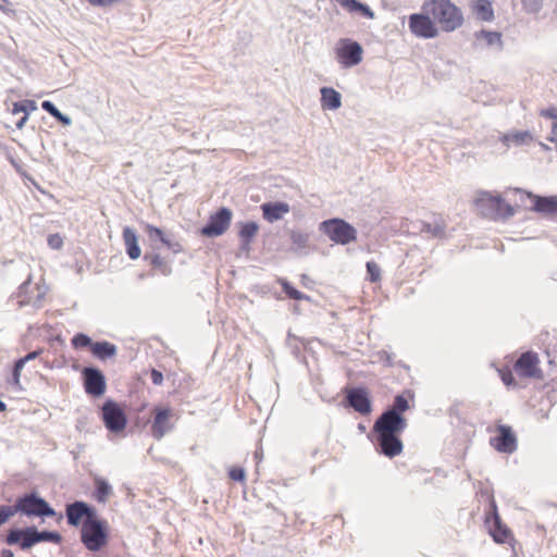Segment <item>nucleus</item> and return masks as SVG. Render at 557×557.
Returning a JSON list of instances; mask_svg holds the SVG:
<instances>
[{
  "label": "nucleus",
  "mask_w": 557,
  "mask_h": 557,
  "mask_svg": "<svg viewBox=\"0 0 557 557\" xmlns=\"http://www.w3.org/2000/svg\"><path fill=\"white\" fill-rule=\"evenodd\" d=\"M424 13L431 15L444 32H454L463 23L461 10L450 0H429L422 5Z\"/></svg>",
  "instance_id": "nucleus-1"
},
{
  "label": "nucleus",
  "mask_w": 557,
  "mask_h": 557,
  "mask_svg": "<svg viewBox=\"0 0 557 557\" xmlns=\"http://www.w3.org/2000/svg\"><path fill=\"white\" fill-rule=\"evenodd\" d=\"M474 202L480 214L491 220H505L515 214L513 207L505 202L502 196L488 191H480Z\"/></svg>",
  "instance_id": "nucleus-2"
},
{
  "label": "nucleus",
  "mask_w": 557,
  "mask_h": 557,
  "mask_svg": "<svg viewBox=\"0 0 557 557\" xmlns=\"http://www.w3.org/2000/svg\"><path fill=\"white\" fill-rule=\"evenodd\" d=\"M107 522L98 516L85 519L81 530V541L90 552H98L108 543Z\"/></svg>",
  "instance_id": "nucleus-3"
},
{
  "label": "nucleus",
  "mask_w": 557,
  "mask_h": 557,
  "mask_svg": "<svg viewBox=\"0 0 557 557\" xmlns=\"http://www.w3.org/2000/svg\"><path fill=\"white\" fill-rule=\"evenodd\" d=\"M320 232L338 245H347L357 239V230L339 218H333L320 223Z\"/></svg>",
  "instance_id": "nucleus-4"
},
{
  "label": "nucleus",
  "mask_w": 557,
  "mask_h": 557,
  "mask_svg": "<svg viewBox=\"0 0 557 557\" xmlns=\"http://www.w3.org/2000/svg\"><path fill=\"white\" fill-rule=\"evenodd\" d=\"M334 52L336 61L343 69H350L362 62L363 48L354 39L341 38L334 48Z\"/></svg>",
  "instance_id": "nucleus-5"
},
{
  "label": "nucleus",
  "mask_w": 557,
  "mask_h": 557,
  "mask_svg": "<svg viewBox=\"0 0 557 557\" xmlns=\"http://www.w3.org/2000/svg\"><path fill=\"white\" fill-rule=\"evenodd\" d=\"M17 512L34 517H54L55 510L36 493L25 494L16 499Z\"/></svg>",
  "instance_id": "nucleus-6"
},
{
  "label": "nucleus",
  "mask_w": 557,
  "mask_h": 557,
  "mask_svg": "<svg viewBox=\"0 0 557 557\" xmlns=\"http://www.w3.org/2000/svg\"><path fill=\"white\" fill-rule=\"evenodd\" d=\"M101 418L107 430L111 433H120L125 430L127 424V417L121 406L108 399L101 407Z\"/></svg>",
  "instance_id": "nucleus-7"
},
{
  "label": "nucleus",
  "mask_w": 557,
  "mask_h": 557,
  "mask_svg": "<svg viewBox=\"0 0 557 557\" xmlns=\"http://www.w3.org/2000/svg\"><path fill=\"white\" fill-rule=\"evenodd\" d=\"M152 422L150 432L154 440L160 441L175 426V413L171 408L154 407L152 410Z\"/></svg>",
  "instance_id": "nucleus-8"
},
{
  "label": "nucleus",
  "mask_w": 557,
  "mask_h": 557,
  "mask_svg": "<svg viewBox=\"0 0 557 557\" xmlns=\"http://www.w3.org/2000/svg\"><path fill=\"white\" fill-rule=\"evenodd\" d=\"M407 426V420L387 409L375 420L372 434H400Z\"/></svg>",
  "instance_id": "nucleus-9"
},
{
  "label": "nucleus",
  "mask_w": 557,
  "mask_h": 557,
  "mask_svg": "<svg viewBox=\"0 0 557 557\" xmlns=\"http://www.w3.org/2000/svg\"><path fill=\"white\" fill-rule=\"evenodd\" d=\"M345 401L347 407L352 408L362 416H368L372 411V403L366 387L356 386L346 388Z\"/></svg>",
  "instance_id": "nucleus-10"
},
{
  "label": "nucleus",
  "mask_w": 557,
  "mask_h": 557,
  "mask_svg": "<svg viewBox=\"0 0 557 557\" xmlns=\"http://www.w3.org/2000/svg\"><path fill=\"white\" fill-rule=\"evenodd\" d=\"M82 376L86 394L92 397H100L106 393V376L98 368L85 367L82 370Z\"/></svg>",
  "instance_id": "nucleus-11"
},
{
  "label": "nucleus",
  "mask_w": 557,
  "mask_h": 557,
  "mask_svg": "<svg viewBox=\"0 0 557 557\" xmlns=\"http://www.w3.org/2000/svg\"><path fill=\"white\" fill-rule=\"evenodd\" d=\"M231 220L232 211L222 207L210 216L207 224L201 228V234L207 237L220 236L228 228Z\"/></svg>",
  "instance_id": "nucleus-12"
},
{
  "label": "nucleus",
  "mask_w": 557,
  "mask_h": 557,
  "mask_svg": "<svg viewBox=\"0 0 557 557\" xmlns=\"http://www.w3.org/2000/svg\"><path fill=\"white\" fill-rule=\"evenodd\" d=\"M374 443L376 451L388 457L394 458L403 451V442L399 434H372L369 435Z\"/></svg>",
  "instance_id": "nucleus-13"
},
{
  "label": "nucleus",
  "mask_w": 557,
  "mask_h": 557,
  "mask_svg": "<svg viewBox=\"0 0 557 557\" xmlns=\"http://www.w3.org/2000/svg\"><path fill=\"white\" fill-rule=\"evenodd\" d=\"M496 431L497 435L490 440L491 446L503 454L510 455L515 453L517 450L518 443L511 426L499 424L497 425Z\"/></svg>",
  "instance_id": "nucleus-14"
},
{
  "label": "nucleus",
  "mask_w": 557,
  "mask_h": 557,
  "mask_svg": "<svg viewBox=\"0 0 557 557\" xmlns=\"http://www.w3.org/2000/svg\"><path fill=\"white\" fill-rule=\"evenodd\" d=\"M65 516L67 523L72 527L83 525L85 519L97 516L96 509L83 500H75L65 507Z\"/></svg>",
  "instance_id": "nucleus-15"
},
{
  "label": "nucleus",
  "mask_w": 557,
  "mask_h": 557,
  "mask_svg": "<svg viewBox=\"0 0 557 557\" xmlns=\"http://www.w3.org/2000/svg\"><path fill=\"white\" fill-rule=\"evenodd\" d=\"M5 542L8 545L18 544L21 549L27 550L38 544L37 528L32 525L24 529H11L7 534Z\"/></svg>",
  "instance_id": "nucleus-16"
},
{
  "label": "nucleus",
  "mask_w": 557,
  "mask_h": 557,
  "mask_svg": "<svg viewBox=\"0 0 557 557\" xmlns=\"http://www.w3.org/2000/svg\"><path fill=\"white\" fill-rule=\"evenodd\" d=\"M431 15L423 13H414L409 16V28L412 34L422 38H434L438 30L435 23L431 20Z\"/></svg>",
  "instance_id": "nucleus-17"
},
{
  "label": "nucleus",
  "mask_w": 557,
  "mask_h": 557,
  "mask_svg": "<svg viewBox=\"0 0 557 557\" xmlns=\"http://www.w3.org/2000/svg\"><path fill=\"white\" fill-rule=\"evenodd\" d=\"M491 516L485 520V523L490 530V534L493 536L495 542L505 543L509 535V530L502 523L495 500L491 502Z\"/></svg>",
  "instance_id": "nucleus-18"
},
{
  "label": "nucleus",
  "mask_w": 557,
  "mask_h": 557,
  "mask_svg": "<svg viewBox=\"0 0 557 557\" xmlns=\"http://www.w3.org/2000/svg\"><path fill=\"white\" fill-rule=\"evenodd\" d=\"M539 357L533 351H527L520 355L515 362V370L525 377H536L540 370L537 368Z\"/></svg>",
  "instance_id": "nucleus-19"
},
{
  "label": "nucleus",
  "mask_w": 557,
  "mask_h": 557,
  "mask_svg": "<svg viewBox=\"0 0 557 557\" xmlns=\"http://www.w3.org/2000/svg\"><path fill=\"white\" fill-rule=\"evenodd\" d=\"M263 219L270 223L282 220L290 211L287 202L269 201L261 205Z\"/></svg>",
  "instance_id": "nucleus-20"
},
{
  "label": "nucleus",
  "mask_w": 557,
  "mask_h": 557,
  "mask_svg": "<svg viewBox=\"0 0 557 557\" xmlns=\"http://www.w3.org/2000/svg\"><path fill=\"white\" fill-rule=\"evenodd\" d=\"M499 141L502 143L503 147L500 152L504 153L511 146L520 147L530 145L533 141V136L529 131H519L499 136Z\"/></svg>",
  "instance_id": "nucleus-21"
},
{
  "label": "nucleus",
  "mask_w": 557,
  "mask_h": 557,
  "mask_svg": "<svg viewBox=\"0 0 557 557\" xmlns=\"http://www.w3.org/2000/svg\"><path fill=\"white\" fill-rule=\"evenodd\" d=\"M292 243L290 251L297 256H308L310 252V234L300 230H292L289 232Z\"/></svg>",
  "instance_id": "nucleus-22"
},
{
  "label": "nucleus",
  "mask_w": 557,
  "mask_h": 557,
  "mask_svg": "<svg viewBox=\"0 0 557 557\" xmlns=\"http://www.w3.org/2000/svg\"><path fill=\"white\" fill-rule=\"evenodd\" d=\"M527 195L533 201L532 209L534 211L557 215V197L534 196L531 193H528Z\"/></svg>",
  "instance_id": "nucleus-23"
},
{
  "label": "nucleus",
  "mask_w": 557,
  "mask_h": 557,
  "mask_svg": "<svg viewBox=\"0 0 557 557\" xmlns=\"http://www.w3.org/2000/svg\"><path fill=\"white\" fill-rule=\"evenodd\" d=\"M321 92V106L323 109L337 110L342 106L341 94L332 87H322Z\"/></svg>",
  "instance_id": "nucleus-24"
},
{
  "label": "nucleus",
  "mask_w": 557,
  "mask_h": 557,
  "mask_svg": "<svg viewBox=\"0 0 557 557\" xmlns=\"http://www.w3.org/2000/svg\"><path fill=\"white\" fill-rule=\"evenodd\" d=\"M123 239L126 247V253L132 260H136L140 257V247L138 245L136 232L129 226L123 230Z\"/></svg>",
  "instance_id": "nucleus-25"
},
{
  "label": "nucleus",
  "mask_w": 557,
  "mask_h": 557,
  "mask_svg": "<svg viewBox=\"0 0 557 557\" xmlns=\"http://www.w3.org/2000/svg\"><path fill=\"white\" fill-rule=\"evenodd\" d=\"M117 348L114 344L108 341L94 342L91 346V354L99 360H107L116 355Z\"/></svg>",
  "instance_id": "nucleus-26"
},
{
  "label": "nucleus",
  "mask_w": 557,
  "mask_h": 557,
  "mask_svg": "<svg viewBox=\"0 0 557 557\" xmlns=\"http://www.w3.org/2000/svg\"><path fill=\"white\" fill-rule=\"evenodd\" d=\"M145 261L149 262V264L158 270L163 275H170L172 272L171 265L164 258H162L157 252H146L144 256Z\"/></svg>",
  "instance_id": "nucleus-27"
},
{
  "label": "nucleus",
  "mask_w": 557,
  "mask_h": 557,
  "mask_svg": "<svg viewBox=\"0 0 557 557\" xmlns=\"http://www.w3.org/2000/svg\"><path fill=\"white\" fill-rule=\"evenodd\" d=\"M475 38L478 40L484 39L487 47H496L498 51L503 50V47H504L503 36H502V33H499V32L482 29V30L475 33Z\"/></svg>",
  "instance_id": "nucleus-28"
},
{
  "label": "nucleus",
  "mask_w": 557,
  "mask_h": 557,
  "mask_svg": "<svg viewBox=\"0 0 557 557\" xmlns=\"http://www.w3.org/2000/svg\"><path fill=\"white\" fill-rule=\"evenodd\" d=\"M473 10L478 17L484 22L494 20V11L490 0H476L473 4Z\"/></svg>",
  "instance_id": "nucleus-29"
},
{
  "label": "nucleus",
  "mask_w": 557,
  "mask_h": 557,
  "mask_svg": "<svg viewBox=\"0 0 557 557\" xmlns=\"http://www.w3.org/2000/svg\"><path fill=\"white\" fill-rule=\"evenodd\" d=\"M258 230H259V225L253 221L239 223L238 235H239L242 242H244V246L250 245V243H251L252 238L256 236Z\"/></svg>",
  "instance_id": "nucleus-30"
},
{
  "label": "nucleus",
  "mask_w": 557,
  "mask_h": 557,
  "mask_svg": "<svg viewBox=\"0 0 557 557\" xmlns=\"http://www.w3.org/2000/svg\"><path fill=\"white\" fill-rule=\"evenodd\" d=\"M41 108L48 112L51 116H53L58 122H60L62 125L64 126H69L72 124V119L66 115V114H63L55 106L53 102L49 101V100H45L42 101L41 103Z\"/></svg>",
  "instance_id": "nucleus-31"
},
{
  "label": "nucleus",
  "mask_w": 557,
  "mask_h": 557,
  "mask_svg": "<svg viewBox=\"0 0 557 557\" xmlns=\"http://www.w3.org/2000/svg\"><path fill=\"white\" fill-rule=\"evenodd\" d=\"M95 485V498L98 503H106L108 497L112 494L111 485L102 478H96Z\"/></svg>",
  "instance_id": "nucleus-32"
},
{
  "label": "nucleus",
  "mask_w": 557,
  "mask_h": 557,
  "mask_svg": "<svg viewBox=\"0 0 557 557\" xmlns=\"http://www.w3.org/2000/svg\"><path fill=\"white\" fill-rule=\"evenodd\" d=\"M280 282H281L284 293L290 299H295V300H302V299L308 300L309 299V296H307V295L302 294L301 292H299L298 289H296L288 281L280 280Z\"/></svg>",
  "instance_id": "nucleus-33"
},
{
  "label": "nucleus",
  "mask_w": 557,
  "mask_h": 557,
  "mask_svg": "<svg viewBox=\"0 0 557 557\" xmlns=\"http://www.w3.org/2000/svg\"><path fill=\"white\" fill-rule=\"evenodd\" d=\"M409 409L408 400L404 395H396L393 400V405L387 408L388 411H393L396 414H401Z\"/></svg>",
  "instance_id": "nucleus-34"
},
{
  "label": "nucleus",
  "mask_w": 557,
  "mask_h": 557,
  "mask_svg": "<svg viewBox=\"0 0 557 557\" xmlns=\"http://www.w3.org/2000/svg\"><path fill=\"white\" fill-rule=\"evenodd\" d=\"M37 539H38V543L40 542H51V543H54V544H60L61 541H62V536L59 532L57 531H48V530H44V531H38L37 530Z\"/></svg>",
  "instance_id": "nucleus-35"
},
{
  "label": "nucleus",
  "mask_w": 557,
  "mask_h": 557,
  "mask_svg": "<svg viewBox=\"0 0 557 557\" xmlns=\"http://www.w3.org/2000/svg\"><path fill=\"white\" fill-rule=\"evenodd\" d=\"M145 231L148 235V238L154 244L157 242H164V238L166 236V234L159 227L157 226H153V225H150V224H146L145 226Z\"/></svg>",
  "instance_id": "nucleus-36"
},
{
  "label": "nucleus",
  "mask_w": 557,
  "mask_h": 557,
  "mask_svg": "<svg viewBox=\"0 0 557 557\" xmlns=\"http://www.w3.org/2000/svg\"><path fill=\"white\" fill-rule=\"evenodd\" d=\"M71 344L76 349L85 348V347H89L91 349L94 342L91 341V338L88 335H86L84 333H77L71 339Z\"/></svg>",
  "instance_id": "nucleus-37"
},
{
  "label": "nucleus",
  "mask_w": 557,
  "mask_h": 557,
  "mask_svg": "<svg viewBox=\"0 0 557 557\" xmlns=\"http://www.w3.org/2000/svg\"><path fill=\"white\" fill-rule=\"evenodd\" d=\"M367 275L370 282L375 283L381 280V269L374 261H368L366 264Z\"/></svg>",
  "instance_id": "nucleus-38"
},
{
  "label": "nucleus",
  "mask_w": 557,
  "mask_h": 557,
  "mask_svg": "<svg viewBox=\"0 0 557 557\" xmlns=\"http://www.w3.org/2000/svg\"><path fill=\"white\" fill-rule=\"evenodd\" d=\"M522 7L527 13H539L543 8V0H522Z\"/></svg>",
  "instance_id": "nucleus-39"
},
{
  "label": "nucleus",
  "mask_w": 557,
  "mask_h": 557,
  "mask_svg": "<svg viewBox=\"0 0 557 557\" xmlns=\"http://www.w3.org/2000/svg\"><path fill=\"white\" fill-rule=\"evenodd\" d=\"M17 512L16 504L13 506H0V525L4 524L11 517Z\"/></svg>",
  "instance_id": "nucleus-40"
},
{
  "label": "nucleus",
  "mask_w": 557,
  "mask_h": 557,
  "mask_svg": "<svg viewBox=\"0 0 557 557\" xmlns=\"http://www.w3.org/2000/svg\"><path fill=\"white\" fill-rule=\"evenodd\" d=\"M161 244L164 245L171 252L175 255L180 253L183 250L182 245L178 242L173 240L168 235L165 236L164 242H162Z\"/></svg>",
  "instance_id": "nucleus-41"
},
{
  "label": "nucleus",
  "mask_w": 557,
  "mask_h": 557,
  "mask_svg": "<svg viewBox=\"0 0 557 557\" xmlns=\"http://www.w3.org/2000/svg\"><path fill=\"white\" fill-rule=\"evenodd\" d=\"M355 12H358L361 15H363L364 17L370 18V20H373L375 17V14L372 11V9L368 4H364L360 1H359L358 5L356 7Z\"/></svg>",
  "instance_id": "nucleus-42"
},
{
  "label": "nucleus",
  "mask_w": 557,
  "mask_h": 557,
  "mask_svg": "<svg viewBox=\"0 0 557 557\" xmlns=\"http://www.w3.org/2000/svg\"><path fill=\"white\" fill-rule=\"evenodd\" d=\"M422 231L431 233L434 237H441L444 234V226L442 224H424Z\"/></svg>",
  "instance_id": "nucleus-43"
},
{
  "label": "nucleus",
  "mask_w": 557,
  "mask_h": 557,
  "mask_svg": "<svg viewBox=\"0 0 557 557\" xmlns=\"http://www.w3.org/2000/svg\"><path fill=\"white\" fill-rule=\"evenodd\" d=\"M228 475L232 480L242 482L245 480L246 473H245L244 468L234 467L228 471Z\"/></svg>",
  "instance_id": "nucleus-44"
},
{
  "label": "nucleus",
  "mask_w": 557,
  "mask_h": 557,
  "mask_svg": "<svg viewBox=\"0 0 557 557\" xmlns=\"http://www.w3.org/2000/svg\"><path fill=\"white\" fill-rule=\"evenodd\" d=\"M48 245L52 249H60L63 246V239L59 234L48 236Z\"/></svg>",
  "instance_id": "nucleus-45"
},
{
  "label": "nucleus",
  "mask_w": 557,
  "mask_h": 557,
  "mask_svg": "<svg viewBox=\"0 0 557 557\" xmlns=\"http://www.w3.org/2000/svg\"><path fill=\"white\" fill-rule=\"evenodd\" d=\"M336 2L350 13H355L356 7L359 3L358 0H336Z\"/></svg>",
  "instance_id": "nucleus-46"
},
{
  "label": "nucleus",
  "mask_w": 557,
  "mask_h": 557,
  "mask_svg": "<svg viewBox=\"0 0 557 557\" xmlns=\"http://www.w3.org/2000/svg\"><path fill=\"white\" fill-rule=\"evenodd\" d=\"M499 374H500V379L505 385L509 386L515 383L513 375L509 369L499 370Z\"/></svg>",
  "instance_id": "nucleus-47"
},
{
  "label": "nucleus",
  "mask_w": 557,
  "mask_h": 557,
  "mask_svg": "<svg viewBox=\"0 0 557 557\" xmlns=\"http://www.w3.org/2000/svg\"><path fill=\"white\" fill-rule=\"evenodd\" d=\"M540 115L547 119H552L554 121L553 123H557V107L543 109L541 110Z\"/></svg>",
  "instance_id": "nucleus-48"
},
{
  "label": "nucleus",
  "mask_w": 557,
  "mask_h": 557,
  "mask_svg": "<svg viewBox=\"0 0 557 557\" xmlns=\"http://www.w3.org/2000/svg\"><path fill=\"white\" fill-rule=\"evenodd\" d=\"M151 381L154 385H161L163 382V374L160 371L152 369Z\"/></svg>",
  "instance_id": "nucleus-49"
},
{
  "label": "nucleus",
  "mask_w": 557,
  "mask_h": 557,
  "mask_svg": "<svg viewBox=\"0 0 557 557\" xmlns=\"http://www.w3.org/2000/svg\"><path fill=\"white\" fill-rule=\"evenodd\" d=\"M44 349L39 348L34 351L28 352L26 356L22 357L25 362L35 360L37 357H39L42 354Z\"/></svg>",
  "instance_id": "nucleus-50"
},
{
  "label": "nucleus",
  "mask_w": 557,
  "mask_h": 557,
  "mask_svg": "<svg viewBox=\"0 0 557 557\" xmlns=\"http://www.w3.org/2000/svg\"><path fill=\"white\" fill-rule=\"evenodd\" d=\"M119 0H88V2L92 5H97V7H107V5H111L115 2H117Z\"/></svg>",
  "instance_id": "nucleus-51"
},
{
  "label": "nucleus",
  "mask_w": 557,
  "mask_h": 557,
  "mask_svg": "<svg viewBox=\"0 0 557 557\" xmlns=\"http://www.w3.org/2000/svg\"><path fill=\"white\" fill-rule=\"evenodd\" d=\"M21 112H24V114H27V112L25 110L24 101L14 102L13 103V108H12V113L13 114H17V113H21Z\"/></svg>",
  "instance_id": "nucleus-52"
},
{
  "label": "nucleus",
  "mask_w": 557,
  "mask_h": 557,
  "mask_svg": "<svg viewBox=\"0 0 557 557\" xmlns=\"http://www.w3.org/2000/svg\"><path fill=\"white\" fill-rule=\"evenodd\" d=\"M547 139L555 144L557 148V123L552 124L550 135L547 137Z\"/></svg>",
  "instance_id": "nucleus-53"
},
{
  "label": "nucleus",
  "mask_w": 557,
  "mask_h": 557,
  "mask_svg": "<svg viewBox=\"0 0 557 557\" xmlns=\"http://www.w3.org/2000/svg\"><path fill=\"white\" fill-rule=\"evenodd\" d=\"M0 10L4 13H13L14 11L11 9V3L8 0L0 1Z\"/></svg>",
  "instance_id": "nucleus-54"
},
{
  "label": "nucleus",
  "mask_w": 557,
  "mask_h": 557,
  "mask_svg": "<svg viewBox=\"0 0 557 557\" xmlns=\"http://www.w3.org/2000/svg\"><path fill=\"white\" fill-rule=\"evenodd\" d=\"M25 104V110L28 113V111H35L37 109L36 102L34 100H23Z\"/></svg>",
  "instance_id": "nucleus-55"
},
{
  "label": "nucleus",
  "mask_w": 557,
  "mask_h": 557,
  "mask_svg": "<svg viewBox=\"0 0 557 557\" xmlns=\"http://www.w3.org/2000/svg\"><path fill=\"white\" fill-rule=\"evenodd\" d=\"M25 364L26 362L24 361V359L20 358L15 361L13 369L15 370V372H22Z\"/></svg>",
  "instance_id": "nucleus-56"
},
{
  "label": "nucleus",
  "mask_w": 557,
  "mask_h": 557,
  "mask_svg": "<svg viewBox=\"0 0 557 557\" xmlns=\"http://www.w3.org/2000/svg\"><path fill=\"white\" fill-rule=\"evenodd\" d=\"M27 120H28L27 114H24V115H23V116H22V117L16 122V127H17L18 129H22V128L24 127L25 123L27 122Z\"/></svg>",
  "instance_id": "nucleus-57"
},
{
  "label": "nucleus",
  "mask_w": 557,
  "mask_h": 557,
  "mask_svg": "<svg viewBox=\"0 0 557 557\" xmlns=\"http://www.w3.org/2000/svg\"><path fill=\"white\" fill-rule=\"evenodd\" d=\"M20 376H21V372H15V370L13 369L12 383L16 386L20 385Z\"/></svg>",
  "instance_id": "nucleus-58"
},
{
  "label": "nucleus",
  "mask_w": 557,
  "mask_h": 557,
  "mask_svg": "<svg viewBox=\"0 0 557 557\" xmlns=\"http://www.w3.org/2000/svg\"><path fill=\"white\" fill-rule=\"evenodd\" d=\"M1 557H14V553L11 549H2L1 550Z\"/></svg>",
  "instance_id": "nucleus-59"
},
{
  "label": "nucleus",
  "mask_w": 557,
  "mask_h": 557,
  "mask_svg": "<svg viewBox=\"0 0 557 557\" xmlns=\"http://www.w3.org/2000/svg\"><path fill=\"white\" fill-rule=\"evenodd\" d=\"M249 249H250V245H249V246H244V242H242L240 250H243V251H247V252H248V251H249Z\"/></svg>",
  "instance_id": "nucleus-60"
},
{
  "label": "nucleus",
  "mask_w": 557,
  "mask_h": 557,
  "mask_svg": "<svg viewBox=\"0 0 557 557\" xmlns=\"http://www.w3.org/2000/svg\"><path fill=\"white\" fill-rule=\"evenodd\" d=\"M7 409V405L4 401L0 400V412Z\"/></svg>",
  "instance_id": "nucleus-61"
},
{
  "label": "nucleus",
  "mask_w": 557,
  "mask_h": 557,
  "mask_svg": "<svg viewBox=\"0 0 557 557\" xmlns=\"http://www.w3.org/2000/svg\"><path fill=\"white\" fill-rule=\"evenodd\" d=\"M542 147H543V149H545V150H548V149H549V147H548L547 145H545V144H542Z\"/></svg>",
  "instance_id": "nucleus-62"
},
{
  "label": "nucleus",
  "mask_w": 557,
  "mask_h": 557,
  "mask_svg": "<svg viewBox=\"0 0 557 557\" xmlns=\"http://www.w3.org/2000/svg\"><path fill=\"white\" fill-rule=\"evenodd\" d=\"M360 430H364V426L362 424H359Z\"/></svg>",
  "instance_id": "nucleus-63"
}]
</instances>
